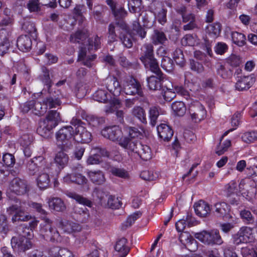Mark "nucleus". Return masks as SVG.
Wrapping results in <instances>:
<instances>
[{"mask_svg": "<svg viewBox=\"0 0 257 257\" xmlns=\"http://www.w3.org/2000/svg\"><path fill=\"white\" fill-rule=\"evenodd\" d=\"M61 121L60 113L56 110H51L46 118L41 120L37 128L38 134L44 137H48L51 130L56 127Z\"/></svg>", "mask_w": 257, "mask_h": 257, "instance_id": "f257e3e1", "label": "nucleus"}, {"mask_svg": "<svg viewBox=\"0 0 257 257\" xmlns=\"http://www.w3.org/2000/svg\"><path fill=\"white\" fill-rule=\"evenodd\" d=\"M61 121L60 113L56 110H51L46 118L41 120L37 128L38 134L44 137H48L51 130L56 127Z\"/></svg>", "mask_w": 257, "mask_h": 257, "instance_id": "f03ea898", "label": "nucleus"}, {"mask_svg": "<svg viewBox=\"0 0 257 257\" xmlns=\"http://www.w3.org/2000/svg\"><path fill=\"white\" fill-rule=\"evenodd\" d=\"M101 135L113 142H117L118 145L124 149H133L130 145L131 140L126 137H123V133L118 126L107 127L101 131Z\"/></svg>", "mask_w": 257, "mask_h": 257, "instance_id": "7ed1b4c3", "label": "nucleus"}, {"mask_svg": "<svg viewBox=\"0 0 257 257\" xmlns=\"http://www.w3.org/2000/svg\"><path fill=\"white\" fill-rule=\"evenodd\" d=\"M61 104L60 101L58 98L50 97L43 100V104L40 102H35L34 100L26 102L22 108L24 112H28L31 109L34 107L38 114L42 115L44 113L48 107L49 108L56 107Z\"/></svg>", "mask_w": 257, "mask_h": 257, "instance_id": "20e7f679", "label": "nucleus"}, {"mask_svg": "<svg viewBox=\"0 0 257 257\" xmlns=\"http://www.w3.org/2000/svg\"><path fill=\"white\" fill-rule=\"evenodd\" d=\"M61 104L60 101L58 98L50 97L43 100V104L40 102H35L34 100L26 102L22 108L24 112H28L31 109L34 107L38 114L42 115L44 113L48 107L49 108L56 107Z\"/></svg>", "mask_w": 257, "mask_h": 257, "instance_id": "39448f33", "label": "nucleus"}, {"mask_svg": "<svg viewBox=\"0 0 257 257\" xmlns=\"http://www.w3.org/2000/svg\"><path fill=\"white\" fill-rule=\"evenodd\" d=\"M61 104L60 101L58 98L50 97L43 100V104L40 102H35L34 100L26 102L22 108L24 112H28L31 109L34 107L38 114L42 115L44 113L48 107L49 108L56 107Z\"/></svg>", "mask_w": 257, "mask_h": 257, "instance_id": "423d86ee", "label": "nucleus"}, {"mask_svg": "<svg viewBox=\"0 0 257 257\" xmlns=\"http://www.w3.org/2000/svg\"><path fill=\"white\" fill-rule=\"evenodd\" d=\"M74 127L67 125L60 128L56 133V144L58 147L66 150L72 146L74 140Z\"/></svg>", "mask_w": 257, "mask_h": 257, "instance_id": "0eeeda50", "label": "nucleus"}, {"mask_svg": "<svg viewBox=\"0 0 257 257\" xmlns=\"http://www.w3.org/2000/svg\"><path fill=\"white\" fill-rule=\"evenodd\" d=\"M143 55L141 58V61L146 68H149L150 70L158 75L160 71L159 65L153 55V47L151 44L144 45L142 48Z\"/></svg>", "mask_w": 257, "mask_h": 257, "instance_id": "6e6552de", "label": "nucleus"}, {"mask_svg": "<svg viewBox=\"0 0 257 257\" xmlns=\"http://www.w3.org/2000/svg\"><path fill=\"white\" fill-rule=\"evenodd\" d=\"M40 224L39 234L42 238L53 242L60 241L61 238L58 231L52 227L51 221L47 217L42 219Z\"/></svg>", "mask_w": 257, "mask_h": 257, "instance_id": "1a4fd4ad", "label": "nucleus"}, {"mask_svg": "<svg viewBox=\"0 0 257 257\" xmlns=\"http://www.w3.org/2000/svg\"><path fill=\"white\" fill-rule=\"evenodd\" d=\"M28 231H24L23 235L14 236L11 239L12 247L20 251H25L30 249L32 246L31 239L33 237V231L32 229H26Z\"/></svg>", "mask_w": 257, "mask_h": 257, "instance_id": "9d476101", "label": "nucleus"}, {"mask_svg": "<svg viewBox=\"0 0 257 257\" xmlns=\"http://www.w3.org/2000/svg\"><path fill=\"white\" fill-rule=\"evenodd\" d=\"M195 237L206 245L221 244L223 242L219 231L216 230H203L195 233Z\"/></svg>", "mask_w": 257, "mask_h": 257, "instance_id": "9b49d317", "label": "nucleus"}, {"mask_svg": "<svg viewBox=\"0 0 257 257\" xmlns=\"http://www.w3.org/2000/svg\"><path fill=\"white\" fill-rule=\"evenodd\" d=\"M70 123L75 130L74 137L75 141L82 143H88L91 141V133L82 125L80 120L73 118Z\"/></svg>", "mask_w": 257, "mask_h": 257, "instance_id": "f8f14e48", "label": "nucleus"}, {"mask_svg": "<svg viewBox=\"0 0 257 257\" xmlns=\"http://www.w3.org/2000/svg\"><path fill=\"white\" fill-rule=\"evenodd\" d=\"M27 191L28 188L26 182L19 178H15L11 181L7 194L10 198L13 199L14 198V195H23Z\"/></svg>", "mask_w": 257, "mask_h": 257, "instance_id": "ddd939ff", "label": "nucleus"}, {"mask_svg": "<svg viewBox=\"0 0 257 257\" xmlns=\"http://www.w3.org/2000/svg\"><path fill=\"white\" fill-rule=\"evenodd\" d=\"M129 144L133 149H126L128 153H137L140 158L145 161H148L152 158V151L148 146L143 145L133 140H131Z\"/></svg>", "mask_w": 257, "mask_h": 257, "instance_id": "4468645a", "label": "nucleus"}, {"mask_svg": "<svg viewBox=\"0 0 257 257\" xmlns=\"http://www.w3.org/2000/svg\"><path fill=\"white\" fill-rule=\"evenodd\" d=\"M189 112L191 119L196 122L204 119L206 116V110L198 101H194L190 104Z\"/></svg>", "mask_w": 257, "mask_h": 257, "instance_id": "2eb2a0df", "label": "nucleus"}, {"mask_svg": "<svg viewBox=\"0 0 257 257\" xmlns=\"http://www.w3.org/2000/svg\"><path fill=\"white\" fill-rule=\"evenodd\" d=\"M254 239L253 228L247 226L241 227L234 236V241L237 244L252 242Z\"/></svg>", "mask_w": 257, "mask_h": 257, "instance_id": "dca6fc26", "label": "nucleus"}, {"mask_svg": "<svg viewBox=\"0 0 257 257\" xmlns=\"http://www.w3.org/2000/svg\"><path fill=\"white\" fill-rule=\"evenodd\" d=\"M123 91L127 95L140 94L141 85L135 78L128 76L123 81Z\"/></svg>", "mask_w": 257, "mask_h": 257, "instance_id": "f3484780", "label": "nucleus"}, {"mask_svg": "<svg viewBox=\"0 0 257 257\" xmlns=\"http://www.w3.org/2000/svg\"><path fill=\"white\" fill-rule=\"evenodd\" d=\"M9 214L15 213L12 218L13 222L16 221H27L32 218V216L28 213H25L21 208H19L16 205H13L7 208Z\"/></svg>", "mask_w": 257, "mask_h": 257, "instance_id": "a211bd4d", "label": "nucleus"}, {"mask_svg": "<svg viewBox=\"0 0 257 257\" xmlns=\"http://www.w3.org/2000/svg\"><path fill=\"white\" fill-rule=\"evenodd\" d=\"M251 184L252 182L246 183L245 181L242 180L238 185L239 190L242 195L248 201H252L255 198L256 189Z\"/></svg>", "mask_w": 257, "mask_h": 257, "instance_id": "6ab92c4d", "label": "nucleus"}, {"mask_svg": "<svg viewBox=\"0 0 257 257\" xmlns=\"http://www.w3.org/2000/svg\"><path fill=\"white\" fill-rule=\"evenodd\" d=\"M122 106L121 101L116 97H113L111 99L109 106H106L105 111L106 113H112L115 112L116 116L122 120L124 112L122 110H120Z\"/></svg>", "mask_w": 257, "mask_h": 257, "instance_id": "aec40b11", "label": "nucleus"}, {"mask_svg": "<svg viewBox=\"0 0 257 257\" xmlns=\"http://www.w3.org/2000/svg\"><path fill=\"white\" fill-rule=\"evenodd\" d=\"M104 85L107 90L114 96L119 95L121 87L117 79L115 77H108L104 80Z\"/></svg>", "mask_w": 257, "mask_h": 257, "instance_id": "412c9836", "label": "nucleus"}, {"mask_svg": "<svg viewBox=\"0 0 257 257\" xmlns=\"http://www.w3.org/2000/svg\"><path fill=\"white\" fill-rule=\"evenodd\" d=\"M254 78L251 75L238 76L235 88L239 91L248 89L253 83Z\"/></svg>", "mask_w": 257, "mask_h": 257, "instance_id": "4be33fe9", "label": "nucleus"}, {"mask_svg": "<svg viewBox=\"0 0 257 257\" xmlns=\"http://www.w3.org/2000/svg\"><path fill=\"white\" fill-rule=\"evenodd\" d=\"M46 161L42 156L32 159L28 163V168L30 173L34 175L39 168L44 169Z\"/></svg>", "mask_w": 257, "mask_h": 257, "instance_id": "5701e85b", "label": "nucleus"}, {"mask_svg": "<svg viewBox=\"0 0 257 257\" xmlns=\"http://www.w3.org/2000/svg\"><path fill=\"white\" fill-rule=\"evenodd\" d=\"M214 208L217 216L226 218H232V216L229 214V206L225 202H217L214 204Z\"/></svg>", "mask_w": 257, "mask_h": 257, "instance_id": "b1692460", "label": "nucleus"}, {"mask_svg": "<svg viewBox=\"0 0 257 257\" xmlns=\"http://www.w3.org/2000/svg\"><path fill=\"white\" fill-rule=\"evenodd\" d=\"M127 240L124 238H122L118 240L115 246V257H124L129 251L128 248L126 246Z\"/></svg>", "mask_w": 257, "mask_h": 257, "instance_id": "393cba45", "label": "nucleus"}, {"mask_svg": "<svg viewBox=\"0 0 257 257\" xmlns=\"http://www.w3.org/2000/svg\"><path fill=\"white\" fill-rule=\"evenodd\" d=\"M159 137L164 141H169L173 137V132L170 126L161 123L157 127Z\"/></svg>", "mask_w": 257, "mask_h": 257, "instance_id": "a878e982", "label": "nucleus"}, {"mask_svg": "<svg viewBox=\"0 0 257 257\" xmlns=\"http://www.w3.org/2000/svg\"><path fill=\"white\" fill-rule=\"evenodd\" d=\"M194 208L196 214L201 217L206 216L211 211L209 205L206 202L199 200L194 205Z\"/></svg>", "mask_w": 257, "mask_h": 257, "instance_id": "bb28decb", "label": "nucleus"}, {"mask_svg": "<svg viewBox=\"0 0 257 257\" xmlns=\"http://www.w3.org/2000/svg\"><path fill=\"white\" fill-rule=\"evenodd\" d=\"M63 180L65 182L67 183L75 182L80 185L86 184L87 182V180L85 176L76 173L75 171L73 174H67L64 177Z\"/></svg>", "mask_w": 257, "mask_h": 257, "instance_id": "cd10ccee", "label": "nucleus"}, {"mask_svg": "<svg viewBox=\"0 0 257 257\" xmlns=\"http://www.w3.org/2000/svg\"><path fill=\"white\" fill-rule=\"evenodd\" d=\"M17 46L23 52L29 51L32 46V41L28 35H22L17 40Z\"/></svg>", "mask_w": 257, "mask_h": 257, "instance_id": "c85d7f7f", "label": "nucleus"}, {"mask_svg": "<svg viewBox=\"0 0 257 257\" xmlns=\"http://www.w3.org/2000/svg\"><path fill=\"white\" fill-rule=\"evenodd\" d=\"M96 58L94 55H88L85 48H82L79 53L78 59L82 61L84 65L88 67L92 66V61Z\"/></svg>", "mask_w": 257, "mask_h": 257, "instance_id": "c756f323", "label": "nucleus"}, {"mask_svg": "<svg viewBox=\"0 0 257 257\" xmlns=\"http://www.w3.org/2000/svg\"><path fill=\"white\" fill-rule=\"evenodd\" d=\"M54 161L58 168L63 169L68 163L69 157L63 151H59L56 153Z\"/></svg>", "mask_w": 257, "mask_h": 257, "instance_id": "7c9ffc66", "label": "nucleus"}, {"mask_svg": "<svg viewBox=\"0 0 257 257\" xmlns=\"http://www.w3.org/2000/svg\"><path fill=\"white\" fill-rule=\"evenodd\" d=\"M87 175L90 180L96 184L100 185L104 183L105 179L104 174L100 171H90Z\"/></svg>", "mask_w": 257, "mask_h": 257, "instance_id": "2f4dec72", "label": "nucleus"}, {"mask_svg": "<svg viewBox=\"0 0 257 257\" xmlns=\"http://www.w3.org/2000/svg\"><path fill=\"white\" fill-rule=\"evenodd\" d=\"M106 3L110 7L114 17L117 19L122 18L126 16V12L124 9L121 7H117L113 0H106Z\"/></svg>", "mask_w": 257, "mask_h": 257, "instance_id": "473e14b6", "label": "nucleus"}, {"mask_svg": "<svg viewBox=\"0 0 257 257\" xmlns=\"http://www.w3.org/2000/svg\"><path fill=\"white\" fill-rule=\"evenodd\" d=\"M200 43V40L195 34H187L181 40V44L183 46H195Z\"/></svg>", "mask_w": 257, "mask_h": 257, "instance_id": "72a5a7b5", "label": "nucleus"}, {"mask_svg": "<svg viewBox=\"0 0 257 257\" xmlns=\"http://www.w3.org/2000/svg\"><path fill=\"white\" fill-rule=\"evenodd\" d=\"M61 227L64 232L67 233L79 231L81 230V227L78 224L68 221H62Z\"/></svg>", "mask_w": 257, "mask_h": 257, "instance_id": "f704fd0d", "label": "nucleus"}, {"mask_svg": "<svg viewBox=\"0 0 257 257\" xmlns=\"http://www.w3.org/2000/svg\"><path fill=\"white\" fill-rule=\"evenodd\" d=\"M49 207L57 211H62L65 209L63 201L59 198H52L48 201Z\"/></svg>", "mask_w": 257, "mask_h": 257, "instance_id": "c9c22d12", "label": "nucleus"}, {"mask_svg": "<svg viewBox=\"0 0 257 257\" xmlns=\"http://www.w3.org/2000/svg\"><path fill=\"white\" fill-rule=\"evenodd\" d=\"M151 40L154 44L159 45L164 44L167 39L163 32L156 30L152 35Z\"/></svg>", "mask_w": 257, "mask_h": 257, "instance_id": "e433bc0d", "label": "nucleus"}, {"mask_svg": "<svg viewBox=\"0 0 257 257\" xmlns=\"http://www.w3.org/2000/svg\"><path fill=\"white\" fill-rule=\"evenodd\" d=\"M50 182L49 175L45 171L40 174L37 179V185L42 189L47 188L49 185Z\"/></svg>", "mask_w": 257, "mask_h": 257, "instance_id": "4c0bfd02", "label": "nucleus"}, {"mask_svg": "<svg viewBox=\"0 0 257 257\" xmlns=\"http://www.w3.org/2000/svg\"><path fill=\"white\" fill-rule=\"evenodd\" d=\"M206 33L211 37H218L221 32V26L219 23H216L209 24L206 27Z\"/></svg>", "mask_w": 257, "mask_h": 257, "instance_id": "58836bf2", "label": "nucleus"}, {"mask_svg": "<svg viewBox=\"0 0 257 257\" xmlns=\"http://www.w3.org/2000/svg\"><path fill=\"white\" fill-rule=\"evenodd\" d=\"M66 195L68 197L75 200L79 204L88 207H91L92 205V203L91 201L76 193L69 192H68Z\"/></svg>", "mask_w": 257, "mask_h": 257, "instance_id": "ea45409f", "label": "nucleus"}, {"mask_svg": "<svg viewBox=\"0 0 257 257\" xmlns=\"http://www.w3.org/2000/svg\"><path fill=\"white\" fill-rule=\"evenodd\" d=\"M172 109L174 113L178 116H183L185 114L186 108L182 101H175L172 104Z\"/></svg>", "mask_w": 257, "mask_h": 257, "instance_id": "a19ab883", "label": "nucleus"}, {"mask_svg": "<svg viewBox=\"0 0 257 257\" xmlns=\"http://www.w3.org/2000/svg\"><path fill=\"white\" fill-rule=\"evenodd\" d=\"M148 85L151 90H156L160 89L162 83L160 78L155 76H151L148 79Z\"/></svg>", "mask_w": 257, "mask_h": 257, "instance_id": "79ce46f5", "label": "nucleus"}, {"mask_svg": "<svg viewBox=\"0 0 257 257\" xmlns=\"http://www.w3.org/2000/svg\"><path fill=\"white\" fill-rule=\"evenodd\" d=\"M22 28L33 38H34L36 37V29L34 23L29 21L25 20V22L22 24Z\"/></svg>", "mask_w": 257, "mask_h": 257, "instance_id": "37998d69", "label": "nucleus"}, {"mask_svg": "<svg viewBox=\"0 0 257 257\" xmlns=\"http://www.w3.org/2000/svg\"><path fill=\"white\" fill-rule=\"evenodd\" d=\"M231 38L233 42L239 46H242L245 43V36L242 33L237 32L231 33Z\"/></svg>", "mask_w": 257, "mask_h": 257, "instance_id": "c03bdc74", "label": "nucleus"}, {"mask_svg": "<svg viewBox=\"0 0 257 257\" xmlns=\"http://www.w3.org/2000/svg\"><path fill=\"white\" fill-rule=\"evenodd\" d=\"M133 115L137 117L141 122H146V114L144 110L140 106H135L132 110Z\"/></svg>", "mask_w": 257, "mask_h": 257, "instance_id": "a18cd8bd", "label": "nucleus"}, {"mask_svg": "<svg viewBox=\"0 0 257 257\" xmlns=\"http://www.w3.org/2000/svg\"><path fill=\"white\" fill-rule=\"evenodd\" d=\"M141 176L144 180L153 181L159 178L160 173L156 171H145L141 173Z\"/></svg>", "mask_w": 257, "mask_h": 257, "instance_id": "49530a36", "label": "nucleus"}, {"mask_svg": "<svg viewBox=\"0 0 257 257\" xmlns=\"http://www.w3.org/2000/svg\"><path fill=\"white\" fill-rule=\"evenodd\" d=\"M217 73L218 75L223 79L229 78L232 75V72L230 69L225 67L221 64H219L218 66Z\"/></svg>", "mask_w": 257, "mask_h": 257, "instance_id": "de8ad7c7", "label": "nucleus"}, {"mask_svg": "<svg viewBox=\"0 0 257 257\" xmlns=\"http://www.w3.org/2000/svg\"><path fill=\"white\" fill-rule=\"evenodd\" d=\"M173 58L177 64L181 66L184 65L185 59L181 50L176 49L173 53Z\"/></svg>", "mask_w": 257, "mask_h": 257, "instance_id": "09e8293b", "label": "nucleus"}, {"mask_svg": "<svg viewBox=\"0 0 257 257\" xmlns=\"http://www.w3.org/2000/svg\"><path fill=\"white\" fill-rule=\"evenodd\" d=\"M241 138L244 142L246 143H252L257 140V132H246L242 135Z\"/></svg>", "mask_w": 257, "mask_h": 257, "instance_id": "8fccbe9b", "label": "nucleus"}, {"mask_svg": "<svg viewBox=\"0 0 257 257\" xmlns=\"http://www.w3.org/2000/svg\"><path fill=\"white\" fill-rule=\"evenodd\" d=\"M94 99L100 102H105L108 99L107 93L102 89H98L93 94Z\"/></svg>", "mask_w": 257, "mask_h": 257, "instance_id": "3c124183", "label": "nucleus"}, {"mask_svg": "<svg viewBox=\"0 0 257 257\" xmlns=\"http://www.w3.org/2000/svg\"><path fill=\"white\" fill-rule=\"evenodd\" d=\"M162 67L167 72H171L173 69V63L169 57H163L161 60Z\"/></svg>", "mask_w": 257, "mask_h": 257, "instance_id": "603ef678", "label": "nucleus"}, {"mask_svg": "<svg viewBox=\"0 0 257 257\" xmlns=\"http://www.w3.org/2000/svg\"><path fill=\"white\" fill-rule=\"evenodd\" d=\"M128 136L131 138L127 137L130 140H133L137 142L136 138H141L143 136L142 133L136 127H128L127 130Z\"/></svg>", "mask_w": 257, "mask_h": 257, "instance_id": "864d4df0", "label": "nucleus"}, {"mask_svg": "<svg viewBox=\"0 0 257 257\" xmlns=\"http://www.w3.org/2000/svg\"><path fill=\"white\" fill-rule=\"evenodd\" d=\"M159 115V111L158 107L153 106L150 108L149 116L150 118V123L153 126H155L156 125Z\"/></svg>", "mask_w": 257, "mask_h": 257, "instance_id": "5fc2aeb1", "label": "nucleus"}, {"mask_svg": "<svg viewBox=\"0 0 257 257\" xmlns=\"http://www.w3.org/2000/svg\"><path fill=\"white\" fill-rule=\"evenodd\" d=\"M53 252L55 253L54 257H73L71 252L65 248L59 249L55 248L53 249Z\"/></svg>", "mask_w": 257, "mask_h": 257, "instance_id": "6e6d98bb", "label": "nucleus"}, {"mask_svg": "<svg viewBox=\"0 0 257 257\" xmlns=\"http://www.w3.org/2000/svg\"><path fill=\"white\" fill-rule=\"evenodd\" d=\"M190 220V218L187 216L186 220L184 219H181L176 222V228L177 231L179 232H182L185 229L186 225L189 226L192 225V224L191 223V221Z\"/></svg>", "mask_w": 257, "mask_h": 257, "instance_id": "4d7b16f0", "label": "nucleus"}, {"mask_svg": "<svg viewBox=\"0 0 257 257\" xmlns=\"http://www.w3.org/2000/svg\"><path fill=\"white\" fill-rule=\"evenodd\" d=\"M107 206L112 209H118L121 206L120 201L117 197L110 196L107 199Z\"/></svg>", "mask_w": 257, "mask_h": 257, "instance_id": "13d9d810", "label": "nucleus"}, {"mask_svg": "<svg viewBox=\"0 0 257 257\" xmlns=\"http://www.w3.org/2000/svg\"><path fill=\"white\" fill-rule=\"evenodd\" d=\"M9 231L7 218L5 215H0V233L6 234Z\"/></svg>", "mask_w": 257, "mask_h": 257, "instance_id": "bf43d9fd", "label": "nucleus"}, {"mask_svg": "<svg viewBox=\"0 0 257 257\" xmlns=\"http://www.w3.org/2000/svg\"><path fill=\"white\" fill-rule=\"evenodd\" d=\"M230 145L231 142L230 140H225L222 143H220L219 145L217 146L216 150V153L218 155L223 154L225 151H227Z\"/></svg>", "mask_w": 257, "mask_h": 257, "instance_id": "052dcab7", "label": "nucleus"}, {"mask_svg": "<svg viewBox=\"0 0 257 257\" xmlns=\"http://www.w3.org/2000/svg\"><path fill=\"white\" fill-rule=\"evenodd\" d=\"M167 10L164 9H161L155 14L156 18L159 23L164 25L167 22Z\"/></svg>", "mask_w": 257, "mask_h": 257, "instance_id": "680f3d73", "label": "nucleus"}, {"mask_svg": "<svg viewBox=\"0 0 257 257\" xmlns=\"http://www.w3.org/2000/svg\"><path fill=\"white\" fill-rule=\"evenodd\" d=\"M226 61L229 65L234 67L238 66L241 63L240 57L234 54L231 55Z\"/></svg>", "mask_w": 257, "mask_h": 257, "instance_id": "e2e57ef3", "label": "nucleus"}, {"mask_svg": "<svg viewBox=\"0 0 257 257\" xmlns=\"http://www.w3.org/2000/svg\"><path fill=\"white\" fill-rule=\"evenodd\" d=\"M178 11L180 12L182 14V17L183 19V21L184 23H187L189 22H191L195 20V17L194 15L192 14H186L184 12L186 11V8L183 7L178 10Z\"/></svg>", "mask_w": 257, "mask_h": 257, "instance_id": "0e129e2a", "label": "nucleus"}, {"mask_svg": "<svg viewBox=\"0 0 257 257\" xmlns=\"http://www.w3.org/2000/svg\"><path fill=\"white\" fill-rule=\"evenodd\" d=\"M241 253L242 257H257V250L253 248L242 247Z\"/></svg>", "mask_w": 257, "mask_h": 257, "instance_id": "69168bd1", "label": "nucleus"}, {"mask_svg": "<svg viewBox=\"0 0 257 257\" xmlns=\"http://www.w3.org/2000/svg\"><path fill=\"white\" fill-rule=\"evenodd\" d=\"M124 32L125 34H124L123 36H121L120 38L122 44L125 47L127 48H131L133 45V41L131 38V36L126 31Z\"/></svg>", "mask_w": 257, "mask_h": 257, "instance_id": "338daca9", "label": "nucleus"}, {"mask_svg": "<svg viewBox=\"0 0 257 257\" xmlns=\"http://www.w3.org/2000/svg\"><path fill=\"white\" fill-rule=\"evenodd\" d=\"M3 160L5 164L8 167H12L15 163V157L11 154H4Z\"/></svg>", "mask_w": 257, "mask_h": 257, "instance_id": "774afa93", "label": "nucleus"}]
</instances>
